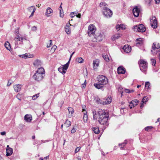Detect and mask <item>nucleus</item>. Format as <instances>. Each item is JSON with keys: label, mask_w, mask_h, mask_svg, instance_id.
<instances>
[{"label": "nucleus", "mask_w": 160, "mask_h": 160, "mask_svg": "<svg viewBox=\"0 0 160 160\" xmlns=\"http://www.w3.org/2000/svg\"><path fill=\"white\" fill-rule=\"evenodd\" d=\"M103 39V35L101 33H97L94 36L93 39L94 42H99L101 41Z\"/></svg>", "instance_id": "nucleus-9"}, {"label": "nucleus", "mask_w": 160, "mask_h": 160, "mask_svg": "<svg viewBox=\"0 0 160 160\" xmlns=\"http://www.w3.org/2000/svg\"><path fill=\"white\" fill-rule=\"evenodd\" d=\"M144 40L142 38H138L136 40V44L138 45H141L143 44V43Z\"/></svg>", "instance_id": "nucleus-23"}, {"label": "nucleus", "mask_w": 160, "mask_h": 160, "mask_svg": "<svg viewBox=\"0 0 160 160\" xmlns=\"http://www.w3.org/2000/svg\"><path fill=\"white\" fill-rule=\"evenodd\" d=\"M4 46L9 51H10L11 50V48L10 46V44L9 42L8 41L6 42L4 44Z\"/></svg>", "instance_id": "nucleus-28"}, {"label": "nucleus", "mask_w": 160, "mask_h": 160, "mask_svg": "<svg viewBox=\"0 0 160 160\" xmlns=\"http://www.w3.org/2000/svg\"><path fill=\"white\" fill-rule=\"evenodd\" d=\"M98 81L99 83L102 84V85H105L108 82V78L104 76L99 75L97 78Z\"/></svg>", "instance_id": "nucleus-5"}, {"label": "nucleus", "mask_w": 160, "mask_h": 160, "mask_svg": "<svg viewBox=\"0 0 160 160\" xmlns=\"http://www.w3.org/2000/svg\"><path fill=\"white\" fill-rule=\"evenodd\" d=\"M45 76V71L42 67L39 68L33 75V78L34 79L39 82L43 80Z\"/></svg>", "instance_id": "nucleus-2"}, {"label": "nucleus", "mask_w": 160, "mask_h": 160, "mask_svg": "<svg viewBox=\"0 0 160 160\" xmlns=\"http://www.w3.org/2000/svg\"><path fill=\"white\" fill-rule=\"evenodd\" d=\"M133 29L136 32H143L146 30V28L142 24H139V25H136L134 27Z\"/></svg>", "instance_id": "nucleus-6"}, {"label": "nucleus", "mask_w": 160, "mask_h": 160, "mask_svg": "<svg viewBox=\"0 0 160 160\" xmlns=\"http://www.w3.org/2000/svg\"><path fill=\"white\" fill-rule=\"evenodd\" d=\"M132 12L134 16L137 17L139 16L140 12V9L138 8L137 6H135L133 8Z\"/></svg>", "instance_id": "nucleus-12"}, {"label": "nucleus", "mask_w": 160, "mask_h": 160, "mask_svg": "<svg viewBox=\"0 0 160 160\" xmlns=\"http://www.w3.org/2000/svg\"><path fill=\"white\" fill-rule=\"evenodd\" d=\"M99 61L98 59H96L93 61V68L94 70L96 69L98 67Z\"/></svg>", "instance_id": "nucleus-14"}, {"label": "nucleus", "mask_w": 160, "mask_h": 160, "mask_svg": "<svg viewBox=\"0 0 160 160\" xmlns=\"http://www.w3.org/2000/svg\"><path fill=\"white\" fill-rule=\"evenodd\" d=\"M39 96V93L36 94L32 96V98L33 100H36Z\"/></svg>", "instance_id": "nucleus-39"}, {"label": "nucleus", "mask_w": 160, "mask_h": 160, "mask_svg": "<svg viewBox=\"0 0 160 160\" xmlns=\"http://www.w3.org/2000/svg\"><path fill=\"white\" fill-rule=\"evenodd\" d=\"M81 147H78L77 148L75 151V153H76L77 152H78L80 149Z\"/></svg>", "instance_id": "nucleus-49"}, {"label": "nucleus", "mask_w": 160, "mask_h": 160, "mask_svg": "<svg viewBox=\"0 0 160 160\" xmlns=\"http://www.w3.org/2000/svg\"><path fill=\"white\" fill-rule=\"evenodd\" d=\"M125 92L127 93H130L134 92V90H130L128 89H125Z\"/></svg>", "instance_id": "nucleus-45"}, {"label": "nucleus", "mask_w": 160, "mask_h": 160, "mask_svg": "<svg viewBox=\"0 0 160 160\" xmlns=\"http://www.w3.org/2000/svg\"><path fill=\"white\" fill-rule=\"evenodd\" d=\"M20 94H19V93H18V94H17V98L19 100L21 101V99H20Z\"/></svg>", "instance_id": "nucleus-55"}, {"label": "nucleus", "mask_w": 160, "mask_h": 160, "mask_svg": "<svg viewBox=\"0 0 160 160\" xmlns=\"http://www.w3.org/2000/svg\"><path fill=\"white\" fill-rule=\"evenodd\" d=\"M160 48V45L157 42L153 43L152 46V49L151 50L152 54L155 55L157 54L158 52L159 51Z\"/></svg>", "instance_id": "nucleus-4"}, {"label": "nucleus", "mask_w": 160, "mask_h": 160, "mask_svg": "<svg viewBox=\"0 0 160 160\" xmlns=\"http://www.w3.org/2000/svg\"><path fill=\"white\" fill-rule=\"evenodd\" d=\"M69 114H71V115L72 116L73 113V110L72 108L71 107H68V108Z\"/></svg>", "instance_id": "nucleus-38"}, {"label": "nucleus", "mask_w": 160, "mask_h": 160, "mask_svg": "<svg viewBox=\"0 0 160 160\" xmlns=\"http://www.w3.org/2000/svg\"><path fill=\"white\" fill-rule=\"evenodd\" d=\"M49 156H46L44 158V159L42 158H40V160H48V158Z\"/></svg>", "instance_id": "nucleus-51"}, {"label": "nucleus", "mask_w": 160, "mask_h": 160, "mask_svg": "<svg viewBox=\"0 0 160 160\" xmlns=\"http://www.w3.org/2000/svg\"><path fill=\"white\" fill-rule=\"evenodd\" d=\"M100 101H101V100H100L99 99V100H98L97 101L98 103H100V102H100Z\"/></svg>", "instance_id": "nucleus-63"}, {"label": "nucleus", "mask_w": 160, "mask_h": 160, "mask_svg": "<svg viewBox=\"0 0 160 160\" xmlns=\"http://www.w3.org/2000/svg\"><path fill=\"white\" fill-rule=\"evenodd\" d=\"M33 9H35L34 6H32L28 8V10L30 12H32V10H33Z\"/></svg>", "instance_id": "nucleus-41"}, {"label": "nucleus", "mask_w": 160, "mask_h": 160, "mask_svg": "<svg viewBox=\"0 0 160 160\" xmlns=\"http://www.w3.org/2000/svg\"><path fill=\"white\" fill-rule=\"evenodd\" d=\"M102 56L103 58L107 62L109 61V59L108 55H107L102 54Z\"/></svg>", "instance_id": "nucleus-36"}, {"label": "nucleus", "mask_w": 160, "mask_h": 160, "mask_svg": "<svg viewBox=\"0 0 160 160\" xmlns=\"http://www.w3.org/2000/svg\"><path fill=\"white\" fill-rule=\"evenodd\" d=\"M6 154L7 156H11L12 153L13 149L12 148H9V149H6Z\"/></svg>", "instance_id": "nucleus-24"}, {"label": "nucleus", "mask_w": 160, "mask_h": 160, "mask_svg": "<svg viewBox=\"0 0 160 160\" xmlns=\"http://www.w3.org/2000/svg\"><path fill=\"white\" fill-rule=\"evenodd\" d=\"M81 14L80 13H79L78 14V15H77V17H78V18H80V17H81Z\"/></svg>", "instance_id": "nucleus-61"}, {"label": "nucleus", "mask_w": 160, "mask_h": 160, "mask_svg": "<svg viewBox=\"0 0 160 160\" xmlns=\"http://www.w3.org/2000/svg\"><path fill=\"white\" fill-rule=\"evenodd\" d=\"M127 141L126 140L124 141V142L122 143H120L119 144L118 146L121 150L123 149V148L126 145L127 143Z\"/></svg>", "instance_id": "nucleus-26"}, {"label": "nucleus", "mask_w": 160, "mask_h": 160, "mask_svg": "<svg viewBox=\"0 0 160 160\" xmlns=\"http://www.w3.org/2000/svg\"><path fill=\"white\" fill-rule=\"evenodd\" d=\"M64 16L63 12L62 10H60V16L61 17H63Z\"/></svg>", "instance_id": "nucleus-47"}, {"label": "nucleus", "mask_w": 160, "mask_h": 160, "mask_svg": "<svg viewBox=\"0 0 160 160\" xmlns=\"http://www.w3.org/2000/svg\"><path fill=\"white\" fill-rule=\"evenodd\" d=\"M57 47L56 45H54L53 46V47L52 48V49L53 48L54 51L56 49Z\"/></svg>", "instance_id": "nucleus-58"}, {"label": "nucleus", "mask_w": 160, "mask_h": 160, "mask_svg": "<svg viewBox=\"0 0 160 160\" xmlns=\"http://www.w3.org/2000/svg\"><path fill=\"white\" fill-rule=\"evenodd\" d=\"M116 29L118 31L120 29H125L126 28L124 25L123 24L117 25L116 27Z\"/></svg>", "instance_id": "nucleus-27"}, {"label": "nucleus", "mask_w": 160, "mask_h": 160, "mask_svg": "<svg viewBox=\"0 0 160 160\" xmlns=\"http://www.w3.org/2000/svg\"><path fill=\"white\" fill-rule=\"evenodd\" d=\"M76 129L74 127L72 129L71 131V133H75L76 131Z\"/></svg>", "instance_id": "nucleus-53"}, {"label": "nucleus", "mask_w": 160, "mask_h": 160, "mask_svg": "<svg viewBox=\"0 0 160 160\" xmlns=\"http://www.w3.org/2000/svg\"><path fill=\"white\" fill-rule=\"evenodd\" d=\"M0 134L1 135H2V136L6 134V132L5 131H3V132H0Z\"/></svg>", "instance_id": "nucleus-56"}, {"label": "nucleus", "mask_w": 160, "mask_h": 160, "mask_svg": "<svg viewBox=\"0 0 160 160\" xmlns=\"http://www.w3.org/2000/svg\"><path fill=\"white\" fill-rule=\"evenodd\" d=\"M11 84V82H8V83H7V86H8V87Z\"/></svg>", "instance_id": "nucleus-62"}, {"label": "nucleus", "mask_w": 160, "mask_h": 160, "mask_svg": "<svg viewBox=\"0 0 160 160\" xmlns=\"http://www.w3.org/2000/svg\"><path fill=\"white\" fill-rule=\"evenodd\" d=\"M71 124V122L70 121L67 120L64 123V125L66 127H69Z\"/></svg>", "instance_id": "nucleus-35"}, {"label": "nucleus", "mask_w": 160, "mask_h": 160, "mask_svg": "<svg viewBox=\"0 0 160 160\" xmlns=\"http://www.w3.org/2000/svg\"><path fill=\"white\" fill-rule=\"evenodd\" d=\"M35 9H33V10H32V13L30 15V16L29 17H32L33 15V14H34V12H35Z\"/></svg>", "instance_id": "nucleus-54"}, {"label": "nucleus", "mask_w": 160, "mask_h": 160, "mask_svg": "<svg viewBox=\"0 0 160 160\" xmlns=\"http://www.w3.org/2000/svg\"><path fill=\"white\" fill-rule=\"evenodd\" d=\"M150 86V83L149 82H145V87L147 89L149 88V87Z\"/></svg>", "instance_id": "nucleus-42"}, {"label": "nucleus", "mask_w": 160, "mask_h": 160, "mask_svg": "<svg viewBox=\"0 0 160 160\" xmlns=\"http://www.w3.org/2000/svg\"><path fill=\"white\" fill-rule=\"evenodd\" d=\"M19 56L21 57H22V58H30L28 55H27V54L26 53L21 55H19Z\"/></svg>", "instance_id": "nucleus-40"}, {"label": "nucleus", "mask_w": 160, "mask_h": 160, "mask_svg": "<svg viewBox=\"0 0 160 160\" xmlns=\"http://www.w3.org/2000/svg\"><path fill=\"white\" fill-rule=\"evenodd\" d=\"M33 64L35 67L38 68L39 66H41L42 62L40 60L36 59L33 62Z\"/></svg>", "instance_id": "nucleus-22"}, {"label": "nucleus", "mask_w": 160, "mask_h": 160, "mask_svg": "<svg viewBox=\"0 0 160 160\" xmlns=\"http://www.w3.org/2000/svg\"><path fill=\"white\" fill-rule=\"evenodd\" d=\"M140 70L142 72L146 73L148 68L147 62L143 59H140L138 62Z\"/></svg>", "instance_id": "nucleus-3"}, {"label": "nucleus", "mask_w": 160, "mask_h": 160, "mask_svg": "<svg viewBox=\"0 0 160 160\" xmlns=\"http://www.w3.org/2000/svg\"><path fill=\"white\" fill-rule=\"evenodd\" d=\"M32 30L33 31H36L37 30V28L36 26H34L32 27Z\"/></svg>", "instance_id": "nucleus-52"}, {"label": "nucleus", "mask_w": 160, "mask_h": 160, "mask_svg": "<svg viewBox=\"0 0 160 160\" xmlns=\"http://www.w3.org/2000/svg\"><path fill=\"white\" fill-rule=\"evenodd\" d=\"M92 130L96 134H98L100 132L99 128L97 127L93 128H92Z\"/></svg>", "instance_id": "nucleus-32"}, {"label": "nucleus", "mask_w": 160, "mask_h": 160, "mask_svg": "<svg viewBox=\"0 0 160 160\" xmlns=\"http://www.w3.org/2000/svg\"><path fill=\"white\" fill-rule=\"evenodd\" d=\"M138 101L136 99L132 100L131 102H130V104H132V106L130 105V108H132V107L136 106L138 104Z\"/></svg>", "instance_id": "nucleus-25"}, {"label": "nucleus", "mask_w": 160, "mask_h": 160, "mask_svg": "<svg viewBox=\"0 0 160 160\" xmlns=\"http://www.w3.org/2000/svg\"><path fill=\"white\" fill-rule=\"evenodd\" d=\"M96 30V27L93 24H90L88 27V33L89 36L93 35Z\"/></svg>", "instance_id": "nucleus-7"}, {"label": "nucleus", "mask_w": 160, "mask_h": 160, "mask_svg": "<svg viewBox=\"0 0 160 160\" xmlns=\"http://www.w3.org/2000/svg\"><path fill=\"white\" fill-rule=\"evenodd\" d=\"M152 128L153 127L152 126H147L145 128V131H148L149 130H151Z\"/></svg>", "instance_id": "nucleus-43"}, {"label": "nucleus", "mask_w": 160, "mask_h": 160, "mask_svg": "<svg viewBox=\"0 0 160 160\" xmlns=\"http://www.w3.org/2000/svg\"><path fill=\"white\" fill-rule=\"evenodd\" d=\"M86 113V111H85L83 113L84 115L83 118L84 122H86L88 120V115Z\"/></svg>", "instance_id": "nucleus-34"}, {"label": "nucleus", "mask_w": 160, "mask_h": 160, "mask_svg": "<svg viewBox=\"0 0 160 160\" xmlns=\"http://www.w3.org/2000/svg\"><path fill=\"white\" fill-rule=\"evenodd\" d=\"M74 53V52H73L72 53V54H71V55L70 57V58H69V61H70V60H71V57H72V55H73V54Z\"/></svg>", "instance_id": "nucleus-60"}, {"label": "nucleus", "mask_w": 160, "mask_h": 160, "mask_svg": "<svg viewBox=\"0 0 160 160\" xmlns=\"http://www.w3.org/2000/svg\"><path fill=\"white\" fill-rule=\"evenodd\" d=\"M118 73L119 74H123L125 72V69L123 67H120L118 68Z\"/></svg>", "instance_id": "nucleus-18"}, {"label": "nucleus", "mask_w": 160, "mask_h": 160, "mask_svg": "<svg viewBox=\"0 0 160 160\" xmlns=\"http://www.w3.org/2000/svg\"><path fill=\"white\" fill-rule=\"evenodd\" d=\"M58 70L62 74H64L66 72V71H64V70L62 66H61L58 68Z\"/></svg>", "instance_id": "nucleus-33"}, {"label": "nucleus", "mask_w": 160, "mask_h": 160, "mask_svg": "<svg viewBox=\"0 0 160 160\" xmlns=\"http://www.w3.org/2000/svg\"><path fill=\"white\" fill-rule=\"evenodd\" d=\"M123 49L126 53H129L131 51V47H129L128 45H125L123 47Z\"/></svg>", "instance_id": "nucleus-21"}, {"label": "nucleus", "mask_w": 160, "mask_h": 160, "mask_svg": "<svg viewBox=\"0 0 160 160\" xmlns=\"http://www.w3.org/2000/svg\"><path fill=\"white\" fill-rule=\"evenodd\" d=\"M103 13L107 18L111 17L112 14V11L107 8H105L103 11Z\"/></svg>", "instance_id": "nucleus-8"}, {"label": "nucleus", "mask_w": 160, "mask_h": 160, "mask_svg": "<svg viewBox=\"0 0 160 160\" xmlns=\"http://www.w3.org/2000/svg\"><path fill=\"white\" fill-rule=\"evenodd\" d=\"M76 61L79 63H83L84 61L83 59L81 57H78L76 59Z\"/></svg>", "instance_id": "nucleus-37"}, {"label": "nucleus", "mask_w": 160, "mask_h": 160, "mask_svg": "<svg viewBox=\"0 0 160 160\" xmlns=\"http://www.w3.org/2000/svg\"><path fill=\"white\" fill-rule=\"evenodd\" d=\"M121 37V35L120 34L118 33L113 35L112 37V39L114 41L115 40Z\"/></svg>", "instance_id": "nucleus-29"}, {"label": "nucleus", "mask_w": 160, "mask_h": 160, "mask_svg": "<svg viewBox=\"0 0 160 160\" xmlns=\"http://www.w3.org/2000/svg\"><path fill=\"white\" fill-rule=\"evenodd\" d=\"M150 23L151 26L153 28H156L157 27V21L156 17H152L150 19Z\"/></svg>", "instance_id": "nucleus-10"}, {"label": "nucleus", "mask_w": 160, "mask_h": 160, "mask_svg": "<svg viewBox=\"0 0 160 160\" xmlns=\"http://www.w3.org/2000/svg\"><path fill=\"white\" fill-rule=\"evenodd\" d=\"M151 61L152 62V65L155 66L156 62V60L153 59H151Z\"/></svg>", "instance_id": "nucleus-48"}, {"label": "nucleus", "mask_w": 160, "mask_h": 160, "mask_svg": "<svg viewBox=\"0 0 160 160\" xmlns=\"http://www.w3.org/2000/svg\"><path fill=\"white\" fill-rule=\"evenodd\" d=\"M94 87L98 89H102L104 87V85H102V84L99 83V82L94 83Z\"/></svg>", "instance_id": "nucleus-20"}, {"label": "nucleus", "mask_w": 160, "mask_h": 160, "mask_svg": "<svg viewBox=\"0 0 160 160\" xmlns=\"http://www.w3.org/2000/svg\"><path fill=\"white\" fill-rule=\"evenodd\" d=\"M24 39L26 40V39L25 38H24L22 37H21L19 35H18L16 37H15L14 38V40L15 41V45L16 47H18V43L17 42L18 41H21L22 42L23 40Z\"/></svg>", "instance_id": "nucleus-11"}, {"label": "nucleus", "mask_w": 160, "mask_h": 160, "mask_svg": "<svg viewBox=\"0 0 160 160\" xmlns=\"http://www.w3.org/2000/svg\"><path fill=\"white\" fill-rule=\"evenodd\" d=\"M112 101V98L111 97H108L106 99V100L105 101H102V102H100L101 104L105 105L106 104H109Z\"/></svg>", "instance_id": "nucleus-19"}, {"label": "nucleus", "mask_w": 160, "mask_h": 160, "mask_svg": "<svg viewBox=\"0 0 160 160\" xmlns=\"http://www.w3.org/2000/svg\"><path fill=\"white\" fill-rule=\"evenodd\" d=\"M53 10L50 8L48 7L46 9L45 15L47 17H49L51 16V14Z\"/></svg>", "instance_id": "nucleus-15"}, {"label": "nucleus", "mask_w": 160, "mask_h": 160, "mask_svg": "<svg viewBox=\"0 0 160 160\" xmlns=\"http://www.w3.org/2000/svg\"><path fill=\"white\" fill-rule=\"evenodd\" d=\"M159 120H160V118H158L157 119V121L156 122V123H157V122H159V121H160Z\"/></svg>", "instance_id": "nucleus-64"}, {"label": "nucleus", "mask_w": 160, "mask_h": 160, "mask_svg": "<svg viewBox=\"0 0 160 160\" xmlns=\"http://www.w3.org/2000/svg\"><path fill=\"white\" fill-rule=\"evenodd\" d=\"M24 119L26 122H30L32 120V116L30 114H26L24 116Z\"/></svg>", "instance_id": "nucleus-16"}, {"label": "nucleus", "mask_w": 160, "mask_h": 160, "mask_svg": "<svg viewBox=\"0 0 160 160\" xmlns=\"http://www.w3.org/2000/svg\"><path fill=\"white\" fill-rule=\"evenodd\" d=\"M118 90L120 92L123 93V88H122L121 86H119L118 88Z\"/></svg>", "instance_id": "nucleus-44"}, {"label": "nucleus", "mask_w": 160, "mask_h": 160, "mask_svg": "<svg viewBox=\"0 0 160 160\" xmlns=\"http://www.w3.org/2000/svg\"><path fill=\"white\" fill-rule=\"evenodd\" d=\"M69 62L70 61H69L66 64L62 65V67L63 68L64 70V71H66V72L68 67Z\"/></svg>", "instance_id": "nucleus-31"}, {"label": "nucleus", "mask_w": 160, "mask_h": 160, "mask_svg": "<svg viewBox=\"0 0 160 160\" xmlns=\"http://www.w3.org/2000/svg\"><path fill=\"white\" fill-rule=\"evenodd\" d=\"M86 86V84L85 83H83L82 84V88H85Z\"/></svg>", "instance_id": "nucleus-57"}, {"label": "nucleus", "mask_w": 160, "mask_h": 160, "mask_svg": "<svg viewBox=\"0 0 160 160\" xmlns=\"http://www.w3.org/2000/svg\"><path fill=\"white\" fill-rule=\"evenodd\" d=\"M77 12H71L70 13V16L71 17L73 18L75 15H74V14H77Z\"/></svg>", "instance_id": "nucleus-46"}, {"label": "nucleus", "mask_w": 160, "mask_h": 160, "mask_svg": "<svg viewBox=\"0 0 160 160\" xmlns=\"http://www.w3.org/2000/svg\"><path fill=\"white\" fill-rule=\"evenodd\" d=\"M148 101V98L146 96L144 97L142 99V101L141 103V107H142L143 103H145Z\"/></svg>", "instance_id": "nucleus-30"}, {"label": "nucleus", "mask_w": 160, "mask_h": 160, "mask_svg": "<svg viewBox=\"0 0 160 160\" xmlns=\"http://www.w3.org/2000/svg\"><path fill=\"white\" fill-rule=\"evenodd\" d=\"M155 1L157 4L159 3L160 2V0H155Z\"/></svg>", "instance_id": "nucleus-59"}, {"label": "nucleus", "mask_w": 160, "mask_h": 160, "mask_svg": "<svg viewBox=\"0 0 160 160\" xmlns=\"http://www.w3.org/2000/svg\"><path fill=\"white\" fill-rule=\"evenodd\" d=\"M49 41L50 42V43L48 44H47V47L48 48H49L51 46L52 42V41L51 40H50Z\"/></svg>", "instance_id": "nucleus-50"}, {"label": "nucleus", "mask_w": 160, "mask_h": 160, "mask_svg": "<svg viewBox=\"0 0 160 160\" xmlns=\"http://www.w3.org/2000/svg\"><path fill=\"white\" fill-rule=\"evenodd\" d=\"M22 85L20 84H17L13 86V88L14 91L16 92H20L22 87Z\"/></svg>", "instance_id": "nucleus-13"}, {"label": "nucleus", "mask_w": 160, "mask_h": 160, "mask_svg": "<svg viewBox=\"0 0 160 160\" xmlns=\"http://www.w3.org/2000/svg\"><path fill=\"white\" fill-rule=\"evenodd\" d=\"M92 112L94 120H97L98 119V122L100 124L105 125L106 127L108 126L109 115L104 110L99 109L97 112L92 111Z\"/></svg>", "instance_id": "nucleus-1"}, {"label": "nucleus", "mask_w": 160, "mask_h": 160, "mask_svg": "<svg viewBox=\"0 0 160 160\" xmlns=\"http://www.w3.org/2000/svg\"><path fill=\"white\" fill-rule=\"evenodd\" d=\"M71 24H70V23H67L65 27V31L68 34H69L71 33V29L70 26H71Z\"/></svg>", "instance_id": "nucleus-17"}]
</instances>
